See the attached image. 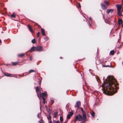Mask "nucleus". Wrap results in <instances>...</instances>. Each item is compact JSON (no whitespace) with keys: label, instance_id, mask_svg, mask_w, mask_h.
<instances>
[{"label":"nucleus","instance_id":"1","mask_svg":"<svg viewBox=\"0 0 123 123\" xmlns=\"http://www.w3.org/2000/svg\"><path fill=\"white\" fill-rule=\"evenodd\" d=\"M106 79V82L104 81L102 84V87H105L103 89V92L109 95H112L114 94L112 91L117 88L115 83L116 80L114 79L113 77L111 76H109Z\"/></svg>","mask_w":123,"mask_h":123},{"label":"nucleus","instance_id":"2","mask_svg":"<svg viewBox=\"0 0 123 123\" xmlns=\"http://www.w3.org/2000/svg\"><path fill=\"white\" fill-rule=\"evenodd\" d=\"M75 118H76V119L78 120V121H82V122L83 123H84L86 122V119L85 121L83 122V116L80 114H79L76 116L75 117Z\"/></svg>","mask_w":123,"mask_h":123},{"label":"nucleus","instance_id":"3","mask_svg":"<svg viewBox=\"0 0 123 123\" xmlns=\"http://www.w3.org/2000/svg\"><path fill=\"white\" fill-rule=\"evenodd\" d=\"M117 10V14L118 15H120L121 14V10L122 6L121 5L117 4L116 5Z\"/></svg>","mask_w":123,"mask_h":123},{"label":"nucleus","instance_id":"4","mask_svg":"<svg viewBox=\"0 0 123 123\" xmlns=\"http://www.w3.org/2000/svg\"><path fill=\"white\" fill-rule=\"evenodd\" d=\"M81 110L82 112L83 122L85 121L86 119V117L85 112L83 111L82 108H81Z\"/></svg>","mask_w":123,"mask_h":123},{"label":"nucleus","instance_id":"5","mask_svg":"<svg viewBox=\"0 0 123 123\" xmlns=\"http://www.w3.org/2000/svg\"><path fill=\"white\" fill-rule=\"evenodd\" d=\"M35 88L36 92L37 93V96L39 98V94L41 92L40 89L39 88L38 86L37 87Z\"/></svg>","mask_w":123,"mask_h":123},{"label":"nucleus","instance_id":"6","mask_svg":"<svg viewBox=\"0 0 123 123\" xmlns=\"http://www.w3.org/2000/svg\"><path fill=\"white\" fill-rule=\"evenodd\" d=\"M36 49L37 51H41L43 50V49L42 47L38 46L36 48Z\"/></svg>","mask_w":123,"mask_h":123},{"label":"nucleus","instance_id":"7","mask_svg":"<svg viewBox=\"0 0 123 123\" xmlns=\"http://www.w3.org/2000/svg\"><path fill=\"white\" fill-rule=\"evenodd\" d=\"M73 112H69V114H68L67 116V119H69L73 115Z\"/></svg>","mask_w":123,"mask_h":123},{"label":"nucleus","instance_id":"8","mask_svg":"<svg viewBox=\"0 0 123 123\" xmlns=\"http://www.w3.org/2000/svg\"><path fill=\"white\" fill-rule=\"evenodd\" d=\"M76 105L74 106V107L75 108L77 107L78 108H79L80 106L81 103L80 101H78L76 103Z\"/></svg>","mask_w":123,"mask_h":123},{"label":"nucleus","instance_id":"9","mask_svg":"<svg viewBox=\"0 0 123 123\" xmlns=\"http://www.w3.org/2000/svg\"><path fill=\"white\" fill-rule=\"evenodd\" d=\"M47 94L46 92H43L40 94V96L41 97H47Z\"/></svg>","mask_w":123,"mask_h":123},{"label":"nucleus","instance_id":"10","mask_svg":"<svg viewBox=\"0 0 123 123\" xmlns=\"http://www.w3.org/2000/svg\"><path fill=\"white\" fill-rule=\"evenodd\" d=\"M114 11V10L112 9H107L106 11V13L108 14L110 12L111 13Z\"/></svg>","mask_w":123,"mask_h":123},{"label":"nucleus","instance_id":"11","mask_svg":"<svg viewBox=\"0 0 123 123\" xmlns=\"http://www.w3.org/2000/svg\"><path fill=\"white\" fill-rule=\"evenodd\" d=\"M101 6L102 8L103 9H106L107 8V6L106 5H105L103 3H102L101 4Z\"/></svg>","mask_w":123,"mask_h":123},{"label":"nucleus","instance_id":"12","mask_svg":"<svg viewBox=\"0 0 123 123\" xmlns=\"http://www.w3.org/2000/svg\"><path fill=\"white\" fill-rule=\"evenodd\" d=\"M28 27L29 30L31 32H32L33 31L32 27L31 25H28Z\"/></svg>","mask_w":123,"mask_h":123},{"label":"nucleus","instance_id":"13","mask_svg":"<svg viewBox=\"0 0 123 123\" xmlns=\"http://www.w3.org/2000/svg\"><path fill=\"white\" fill-rule=\"evenodd\" d=\"M4 74L7 77L13 76H11V75H12L11 74L7 73H4Z\"/></svg>","mask_w":123,"mask_h":123},{"label":"nucleus","instance_id":"14","mask_svg":"<svg viewBox=\"0 0 123 123\" xmlns=\"http://www.w3.org/2000/svg\"><path fill=\"white\" fill-rule=\"evenodd\" d=\"M41 31L42 35L43 36H45V34L44 29H43L42 28L41 29Z\"/></svg>","mask_w":123,"mask_h":123},{"label":"nucleus","instance_id":"15","mask_svg":"<svg viewBox=\"0 0 123 123\" xmlns=\"http://www.w3.org/2000/svg\"><path fill=\"white\" fill-rule=\"evenodd\" d=\"M36 49V47H32L30 49V51L31 52H32L34 51V50H35Z\"/></svg>","mask_w":123,"mask_h":123},{"label":"nucleus","instance_id":"16","mask_svg":"<svg viewBox=\"0 0 123 123\" xmlns=\"http://www.w3.org/2000/svg\"><path fill=\"white\" fill-rule=\"evenodd\" d=\"M58 113L57 112H56L54 113L53 115L54 116V117L55 118H56L57 117V116L58 115Z\"/></svg>","mask_w":123,"mask_h":123},{"label":"nucleus","instance_id":"17","mask_svg":"<svg viewBox=\"0 0 123 123\" xmlns=\"http://www.w3.org/2000/svg\"><path fill=\"white\" fill-rule=\"evenodd\" d=\"M90 113L92 116L94 117L95 116V113L93 111H92L90 112Z\"/></svg>","mask_w":123,"mask_h":123},{"label":"nucleus","instance_id":"18","mask_svg":"<svg viewBox=\"0 0 123 123\" xmlns=\"http://www.w3.org/2000/svg\"><path fill=\"white\" fill-rule=\"evenodd\" d=\"M118 23L120 25V24H122V21L121 19H119L118 20Z\"/></svg>","mask_w":123,"mask_h":123},{"label":"nucleus","instance_id":"19","mask_svg":"<svg viewBox=\"0 0 123 123\" xmlns=\"http://www.w3.org/2000/svg\"><path fill=\"white\" fill-rule=\"evenodd\" d=\"M24 54H19L18 55V56L19 57H22L24 55Z\"/></svg>","mask_w":123,"mask_h":123},{"label":"nucleus","instance_id":"20","mask_svg":"<svg viewBox=\"0 0 123 123\" xmlns=\"http://www.w3.org/2000/svg\"><path fill=\"white\" fill-rule=\"evenodd\" d=\"M102 66H103L104 67H110V66H111V64L110 63V65H103Z\"/></svg>","mask_w":123,"mask_h":123},{"label":"nucleus","instance_id":"21","mask_svg":"<svg viewBox=\"0 0 123 123\" xmlns=\"http://www.w3.org/2000/svg\"><path fill=\"white\" fill-rule=\"evenodd\" d=\"M60 120L61 122L62 123L63 122V118L62 116H60Z\"/></svg>","mask_w":123,"mask_h":123},{"label":"nucleus","instance_id":"22","mask_svg":"<svg viewBox=\"0 0 123 123\" xmlns=\"http://www.w3.org/2000/svg\"><path fill=\"white\" fill-rule=\"evenodd\" d=\"M47 118L48 120H50L51 118V117L50 115V114H49V116L47 117Z\"/></svg>","mask_w":123,"mask_h":123},{"label":"nucleus","instance_id":"23","mask_svg":"<svg viewBox=\"0 0 123 123\" xmlns=\"http://www.w3.org/2000/svg\"><path fill=\"white\" fill-rule=\"evenodd\" d=\"M51 102L52 104H53L54 102V99L51 98L50 99Z\"/></svg>","mask_w":123,"mask_h":123},{"label":"nucleus","instance_id":"24","mask_svg":"<svg viewBox=\"0 0 123 123\" xmlns=\"http://www.w3.org/2000/svg\"><path fill=\"white\" fill-rule=\"evenodd\" d=\"M11 17H13L14 18H15L16 17L15 14L14 13H13L11 15Z\"/></svg>","mask_w":123,"mask_h":123},{"label":"nucleus","instance_id":"25","mask_svg":"<svg viewBox=\"0 0 123 123\" xmlns=\"http://www.w3.org/2000/svg\"><path fill=\"white\" fill-rule=\"evenodd\" d=\"M32 43H35L36 42V41L35 39H34L32 40L31 41Z\"/></svg>","mask_w":123,"mask_h":123},{"label":"nucleus","instance_id":"26","mask_svg":"<svg viewBox=\"0 0 123 123\" xmlns=\"http://www.w3.org/2000/svg\"><path fill=\"white\" fill-rule=\"evenodd\" d=\"M110 53L111 55H113L114 53V50H112L110 51Z\"/></svg>","mask_w":123,"mask_h":123},{"label":"nucleus","instance_id":"27","mask_svg":"<svg viewBox=\"0 0 123 123\" xmlns=\"http://www.w3.org/2000/svg\"><path fill=\"white\" fill-rule=\"evenodd\" d=\"M12 64L13 66L16 65L18 63V62H12Z\"/></svg>","mask_w":123,"mask_h":123},{"label":"nucleus","instance_id":"28","mask_svg":"<svg viewBox=\"0 0 123 123\" xmlns=\"http://www.w3.org/2000/svg\"><path fill=\"white\" fill-rule=\"evenodd\" d=\"M35 72V71L34 70H32V69H31V70H30L29 71V74H30L31 72Z\"/></svg>","mask_w":123,"mask_h":123},{"label":"nucleus","instance_id":"29","mask_svg":"<svg viewBox=\"0 0 123 123\" xmlns=\"http://www.w3.org/2000/svg\"><path fill=\"white\" fill-rule=\"evenodd\" d=\"M105 21L107 23H108V24H110L111 23V22L110 21V20H109L108 21H107V20H105Z\"/></svg>","mask_w":123,"mask_h":123},{"label":"nucleus","instance_id":"30","mask_svg":"<svg viewBox=\"0 0 123 123\" xmlns=\"http://www.w3.org/2000/svg\"><path fill=\"white\" fill-rule=\"evenodd\" d=\"M104 2L106 5H108L109 4L108 2L106 1H105Z\"/></svg>","mask_w":123,"mask_h":123},{"label":"nucleus","instance_id":"31","mask_svg":"<svg viewBox=\"0 0 123 123\" xmlns=\"http://www.w3.org/2000/svg\"><path fill=\"white\" fill-rule=\"evenodd\" d=\"M40 33V32H37V37H39V34Z\"/></svg>","mask_w":123,"mask_h":123},{"label":"nucleus","instance_id":"32","mask_svg":"<svg viewBox=\"0 0 123 123\" xmlns=\"http://www.w3.org/2000/svg\"><path fill=\"white\" fill-rule=\"evenodd\" d=\"M40 123H43V121L42 120H41L39 121Z\"/></svg>","mask_w":123,"mask_h":123},{"label":"nucleus","instance_id":"33","mask_svg":"<svg viewBox=\"0 0 123 123\" xmlns=\"http://www.w3.org/2000/svg\"><path fill=\"white\" fill-rule=\"evenodd\" d=\"M44 39L45 40H47L48 39V37H46L44 38Z\"/></svg>","mask_w":123,"mask_h":123},{"label":"nucleus","instance_id":"34","mask_svg":"<svg viewBox=\"0 0 123 123\" xmlns=\"http://www.w3.org/2000/svg\"><path fill=\"white\" fill-rule=\"evenodd\" d=\"M42 98L43 100H45V98H44V97H43Z\"/></svg>","mask_w":123,"mask_h":123},{"label":"nucleus","instance_id":"35","mask_svg":"<svg viewBox=\"0 0 123 123\" xmlns=\"http://www.w3.org/2000/svg\"><path fill=\"white\" fill-rule=\"evenodd\" d=\"M97 81H98V82L99 83V81H100V80H99V79H98H98H97Z\"/></svg>","mask_w":123,"mask_h":123},{"label":"nucleus","instance_id":"36","mask_svg":"<svg viewBox=\"0 0 123 123\" xmlns=\"http://www.w3.org/2000/svg\"><path fill=\"white\" fill-rule=\"evenodd\" d=\"M39 113H38L37 114V117H38V118H39Z\"/></svg>","mask_w":123,"mask_h":123},{"label":"nucleus","instance_id":"37","mask_svg":"<svg viewBox=\"0 0 123 123\" xmlns=\"http://www.w3.org/2000/svg\"><path fill=\"white\" fill-rule=\"evenodd\" d=\"M78 121V120H77L76 119V118H75V120H74V122H76V121Z\"/></svg>","mask_w":123,"mask_h":123},{"label":"nucleus","instance_id":"38","mask_svg":"<svg viewBox=\"0 0 123 123\" xmlns=\"http://www.w3.org/2000/svg\"><path fill=\"white\" fill-rule=\"evenodd\" d=\"M45 102V100H43V103L44 104Z\"/></svg>","mask_w":123,"mask_h":123},{"label":"nucleus","instance_id":"39","mask_svg":"<svg viewBox=\"0 0 123 123\" xmlns=\"http://www.w3.org/2000/svg\"><path fill=\"white\" fill-rule=\"evenodd\" d=\"M32 57L31 56L30 57V60L31 61L32 60Z\"/></svg>","mask_w":123,"mask_h":123},{"label":"nucleus","instance_id":"40","mask_svg":"<svg viewBox=\"0 0 123 123\" xmlns=\"http://www.w3.org/2000/svg\"><path fill=\"white\" fill-rule=\"evenodd\" d=\"M88 24L89 25H91L90 24V23L89 22L88 23Z\"/></svg>","mask_w":123,"mask_h":123},{"label":"nucleus","instance_id":"41","mask_svg":"<svg viewBox=\"0 0 123 123\" xmlns=\"http://www.w3.org/2000/svg\"><path fill=\"white\" fill-rule=\"evenodd\" d=\"M89 19L90 20H92V18L91 17H90L89 18Z\"/></svg>","mask_w":123,"mask_h":123},{"label":"nucleus","instance_id":"42","mask_svg":"<svg viewBox=\"0 0 123 123\" xmlns=\"http://www.w3.org/2000/svg\"><path fill=\"white\" fill-rule=\"evenodd\" d=\"M49 123H52V121H50L49 122Z\"/></svg>","mask_w":123,"mask_h":123},{"label":"nucleus","instance_id":"43","mask_svg":"<svg viewBox=\"0 0 123 123\" xmlns=\"http://www.w3.org/2000/svg\"><path fill=\"white\" fill-rule=\"evenodd\" d=\"M41 81H40V82H39V84L40 85V84H41Z\"/></svg>","mask_w":123,"mask_h":123},{"label":"nucleus","instance_id":"44","mask_svg":"<svg viewBox=\"0 0 123 123\" xmlns=\"http://www.w3.org/2000/svg\"><path fill=\"white\" fill-rule=\"evenodd\" d=\"M67 121H68V120L66 121H65V122H64V123H67Z\"/></svg>","mask_w":123,"mask_h":123},{"label":"nucleus","instance_id":"45","mask_svg":"<svg viewBox=\"0 0 123 123\" xmlns=\"http://www.w3.org/2000/svg\"><path fill=\"white\" fill-rule=\"evenodd\" d=\"M122 3L123 4V0H122Z\"/></svg>","mask_w":123,"mask_h":123},{"label":"nucleus","instance_id":"46","mask_svg":"<svg viewBox=\"0 0 123 123\" xmlns=\"http://www.w3.org/2000/svg\"><path fill=\"white\" fill-rule=\"evenodd\" d=\"M89 70L90 71H91V69H89Z\"/></svg>","mask_w":123,"mask_h":123},{"label":"nucleus","instance_id":"47","mask_svg":"<svg viewBox=\"0 0 123 123\" xmlns=\"http://www.w3.org/2000/svg\"><path fill=\"white\" fill-rule=\"evenodd\" d=\"M105 79V78H104V77L103 78V79Z\"/></svg>","mask_w":123,"mask_h":123},{"label":"nucleus","instance_id":"48","mask_svg":"<svg viewBox=\"0 0 123 123\" xmlns=\"http://www.w3.org/2000/svg\"><path fill=\"white\" fill-rule=\"evenodd\" d=\"M62 58V57H60V58Z\"/></svg>","mask_w":123,"mask_h":123},{"label":"nucleus","instance_id":"49","mask_svg":"<svg viewBox=\"0 0 123 123\" xmlns=\"http://www.w3.org/2000/svg\"><path fill=\"white\" fill-rule=\"evenodd\" d=\"M79 7H80V6H79Z\"/></svg>","mask_w":123,"mask_h":123}]
</instances>
